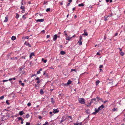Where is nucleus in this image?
Segmentation results:
<instances>
[{
    "label": "nucleus",
    "instance_id": "22",
    "mask_svg": "<svg viewBox=\"0 0 125 125\" xmlns=\"http://www.w3.org/2000/svg\"><path fill=\"white\" fill-rule=\"evenodd\" d=\"M51 102L53 104H54L55 102L54 100L52 98H51Z\"/></svg>",
    "mask_w": 125,
    "mask_h": 125
},
{
    "label": "nucleus",
    "instance_id": "39",
    "mask_svg": "<svg viewBox=\"0 0 125 125\" xmlns=\"http://www.w3.org/2000/svg\"><path fill=\"white\" fill-rule=\"evenodd\" d=\"M6 102L7 104L8 105L10 104V103L8 102V100H7Z\"/></svg>",
    "mask_w": 125,
    "mask_h": 125
},
{
    "label": "nucleus",
    "instance_id": "27",
    "mask_svg": "<svg viewBox=\"0 0 125 125\" xmlns=\"http://www.w3.org/2000/svg\"><path fill=\"white\" fill-rule=\"evenodd\" d=\"M17 118H18L19 120H21L22 121L23 120V119L21 118V117H18Z\"/></svg>",
    "mask_w": 125,
    "mask_h": 125
},
{
    "label": "nucleus",
    "instance_id": "63",
    "mask_svg": "<svg viewBox=\"0 0 125 125\" xmlns=\"http://www.w3.org/2000/svg\"><path fill=\"white\" fill-rule=\"evenodd\" d=\"M118 34V33H116L115 34V36H117Z\"/></svg>",
    "mask_w": 125,
    "mask_h": 125
},
{
    "label": "nucleus",
    "instance_id": "31",
    "mask_svg": "<svg viewBox=\"0 0 125 125\" xmlns=\"http://www.w3.org/2000/svg\"><path fill=\"white\" fill-rule=\"evenodd\" d=\"M30 115L28 114H27L26 115V117L27 118H28L29 117V116Z\"/></svg>",
    "mask_w": 125,
    "mask_h": 125
},
{
    "label": "nucleus",
    "instance_id": "61",
    "mask_svg": "<svg viewBox=\"0 0 125 125\" xmlns=\"http://www.w3.org/2000/svg\"><path fill=\"white\" fill-rule=\"evenodd\" d=\"M72 1V0H69V3H70Z\"/></svg>",
    "mask_w": 125,
    "mask_h": 125
},
{
    "label": "nucleus",
    "instance_id": "40",
    "mask_svg": "<svg viewBox=\"0 0 125 125\" xmlns=\"http://www.w3.org/2000/svg\"><path fill=\"white\" fill-rule=\"evenodd\" d=\"M113 15V14L112 13L110 14L109 15H108V17H111Z\"/></svg>",
    "mask_w": 125,
    "mask_h": 125
},
{
    "label": "nucleus",
    "instance_id": "51",
    "mask_svg": "<svg viewBox=\"0 0 125 125\" xmlns=\"http://www.w3.org/2000/svg\"><path fill=\"white\" fill-rule=\"evenodd\" d=\"M40 81L39 80H38V81L37 82V83H38L39 84L40 83Z\"/></svg>",
    "mask_w": 125,
    "mask_h": 125
},
{
    "label": "nucleus",
    "instance_id": "16",
    "mask_svg": "<svg viewBox=\"0 0 125 125\" xmlns=\"http://www.w3.org/2000/svg\"><path fill=\"white\" fill-rule=\"evenodd\" d=\"M40 94H43L44 92L43 91V90L42 89H41L40 91Z\"/></svg>",
    "mask_w": 125,
    "mask_h": 125
},
{
    "label": "nucleus",
    "instance_id": "10",
    "mask_svg": "<svg viewBox=\"0 0 125 125\" xmlns=\"http://www.w3.org/2000/svg\"><path fill=\"white\" fill-rule=\"evenodd\" d=\"M72 82V81L71 80H69L68 81L67 83H66L65 84L66 85H68L69 84L71 83Z\"/></svg>",
    "mask_w": 125,
    "mask_h": 125
},
{
    "label": "nucleus",
    "instance_id": "12",
    "mask_svg": "<svg viewBox=\"0 0 125 125\" xmlns=\"http://www.w3.org/2000/svg\"><path fill=\"white\" fill-rule=\"evenodd\" d=\"M8 17L7 16H6L5 17V19L4 21V22H7L8 21Z\"/></svg>",
    "mask_w": 125,
    "mask_h": 125
},
{
    "label": "nucleus",
    "instance_id": "53",
    "mask_svg": "<svg viewBox=\"0 0 125 125\" xmlns=\"http://www.w3.org/2000/svg\"><path fill=\"white\" fill-rule=\"evenodd\" d=\"M29 37L28 36H26L25 37V39H28Z\"/></svg>",
    "mask_w": 125,
    "mask_h": 125
},
{
    "label": "nucleus",
    "instance_id": "28",
    "mask_svg": "<svg viewBox=\"0 0 125 125\" xmlns=\"http://www.w3.org/2000/svg\"><path fill=\"white\" fill-rule=\"evenodd\" d=\"M100 82L99 80H97L96 82V85H97L99 83H100Z\"/></svg>",
    "mask_w": 125,
    "mask_h": 125
},
{
    "label": "nucleus",
    "instance_id": "26",
    "mask_svg": "<svg viewBox=\"0 0 125 125\" xmlns=\"http://www.w3.org/2000/svg\"><path fill=\"white\" fill-rule=\"evenodd\" d=\"M84 5L83 4V3H81V4H79L78 5V6H83Z\"/></svg>",
    "mask_w": 125,
    "mask_h": 125
},
{
    "label": "nucleus",
    "instance_id": "13",
    "mask_svg": "<svg viewBox=\"0 0 125 125\" xmlns=\"http://www.w3.org/2000/svg\"><path fill=\"white\" fill-rule=\"evenodd\" d=\"M34 53L33 52L31 53L30 55V59L31 58V57L32 56H34Z\"/></svg>",
    "mask_w": 125,
    "mask_h": 125
},
{
    "label": "nucleus",
    "instance_id": "34",
    "mask_svg": "<svg viewBox=\"0 0 125 125\" xmlns=\"http://www.w3.org/2000/svg\"><path fill=\"white\" fill-rule=\"evenodd\" d=\"M31 105V104L30 102H29V103H28L27 104V105L29 106H30Z\"/></svg>",
    "mask_w": 125,
    "mask_h": 125
},
{
    "label": "nucleus",
    "instance_id": "64",
    "mask_svg": "<svg viewBox=\"0 0 125 125\" xmlns=\"http://www.w3.org/2000/svg\"><path fill=\"white\" fill-rule=\"evenodd\" d=\"M97 55H100V54L99 52H97L96 54Z\"/></svg>",
    "mask_w": 125,
    "mask_h": 125
},
{
    "label": "nucleus",
    "instance_id": "18",
    "mask_svg": "<svg viewBox=\"0 0 125 125\" xmlns=\"http://www.w3.org/2000/svg\"><path fill=\"white\" fill-rule=\"evenodd\" d=\"M24 112L23 111H21L19 113V115H22L23 114Z\"/></svg>",
    "mask_w": 125,
    "mask_h": 125
},
{
    "label": "nucleus",
    "instance_id": "1",
    "mask_svg": "<svg viewBox=\"0 0 125 125\" xmlns=\"http://www.w3.org/2000/svg\"><path fill=\"white\" fill-rule=\"evenodd\" d=\"M78 101L79 102L82 104H84L85 103V100L83 98H81L79 99Z\"/></svg>",
    "mask_w": 125,
    "mask_h": 125
},
{
    "label": "nucleus",
    "instance_id": "8",
    "mask_svg": "<svg viewBox=\"0 0 125 125\" xmlns=\"http://www.w3.org/2000/svg\"><path fill=\"white\" fill-rule=\"evenodd\" d=\"M96 99L95 98L92 99L91 100L90 102V104H91L92 103H93V102L94 101H96Z\"/></svg>",
    "mask_w": 125,
    "mask_h": 125
},
{
    "label": "nucleus",
    "instance_id": "60",
    "mask_svg": "<svg viewBox=\"0 0 125 125\" xmlns=\"http://www.w3.org/2000/svg\"><path fill=\"white\" fill-rule=\"evenodd\" d=\"M70 3H68L67 4V6H69V5H70Z\"/></svg>",
    "mask_w": 125,
    "mask_h": 125
},
{
    "label": "nucleus",
    "instance_id": "3",
    "mask_svg": "<svg viewBox=\"0 0 125 125\" xmlns=\"http://www.w3.org/2000/svg\"><path fill=\"white\" fill-rule=\"evenodd\" d=\"M99 110L98 109V108H95L94 109L95 112H93L92 114L94 115H96V113L99 112Z\"/></svg>",
    "mask_w": 125,
    "mask_h": 125
},
{
    "label": "nucleus",
    "instance_id": "9",
    "mask_svg": "<svg viewBox=\"0 0 125 125\" xmlns=\"http://www.w3.org/2000/svg\"><path fill=\"white\" fill-rule=\"evenodd\" d=\"M57 38V36L56 34L53 37V40L54 41H55Z\"/></svg>",
    "mask_w": 125,
    "mask_h": 125
},
{
    "label": "nucleus",
    "instance_id": "56",
    "mask_svg": "<svg viewBox=\"0 0 125 125\" xmlns=\"http://www.w3.org/2000/svg\"><path fill=\"white\" fill-rule=\"evenodd\" d=\"M63 1H62V2H61L60 3V4L61 5H62L63 4Z\"/></svg>",
    "mask_w": 125,
    "mask_h": 125
},
{
    "label": "nucleus",
    "instance_id": "59",
    "mask_svg": "<svg viewBox=\"0 0 125 125\" xmlns=\"http://www.w3.org/2000/svg\"><path fill=\"white\" fill-rule=\"evenodd\" d=\"M119 50L121 52V51H122V49L121 48H119Z\"/></svg>",
    "mask_w": 125,
    "mask_h": 125
},
{
    "label": "nucleus",
    "instance_id": "57",
    "mask_svg": "<svg viewBox=\"0 0 125 125\" xmlns=\"http://www.w3.org/2000/svg\"><path fill=\"white\" fill-rule=\"evenodd\" d=\"M23 5V0H22L21 2V5Z\"/></svg>",
    "mask_w": 125,
    "mask_h": 125
},
{
    "label": "nucleus",
    "instance_id": "42",
    "mask_svg": "<svg viewBox=\"0 0 125 125\" xmlns=\"http://www.w3.org/2000/svg\"><path fill=\"white\" fill-rule=\"evenodd\" d=\"M79 38H80L79 40L81 41V40H82V36H80Z\"/></svg>",
    "mask_w": 125,
    "mask_h": 125
},
{
    "label": "nucleus",
    "instance_id": "46",
    "mask_svg": "<svg viewBox=\"0 0 125 125\" xmlns=\"http://www.w3.org/2000/svg\"><path fill=\"white\" fill-rule=\"evenodd\" d=\"M35 80H37L38 81L39 80V78L38 77H37L35 79Z\"/></svg>",
    "mask_w": 125,
    "mask_h": 125
},
{
    "label": "nucleus",
    "instance_id": "41",
    "mask_svg": "<svg viewBox=\"0 0 125 125\" xmlns=\"http://www.w3.org/2000/svg\"><path fill=\"white\" fill-rule=\"evenodd\" d=\"M30 125V123L28 122H27L26 123V124L25 125Z\"/></svg>",
    "mask_w": 125,
    "mask_h": 125
},
{
    "label": "nucleus",
    "instance_id": "47",
    "mask_svg": "<svg viewBox=\"0 0 125 125\" xmlns=\"http://www.w3.org/2000/svg\"><path fill=\"white\" fill-rule=\"evenodd\" d=\"M38 118L39 119H41L42 118V117H41V116H39Z\"/></svg>",
    "mask_w": 125,
    "mask_h": 125
},
{
    "label": "nucleus",
    "instance_id": "11",
    "mask_svg": "<svg viewBox=\"0 0 125 125\" xmlns=\"http://www.w3.org/2000/svg\"><path fill=\"white\" fill-rule=\"evenodd\" d=\"M24 44L26 45H28L30 47H31V46L28 43H27L26 42H25Z\"/></svg>",
    "mask_w": 125,
    "mask_h": 125
},
{
    "label": "nucleus",
    "instance_id": "20",
    "mask_svg": "<svg viewBox=\"0 0 125 125\" xmlns=\"http://www.w3.org/2000/svg\"><path fill=\"white\" fill-rule=\"evenodd\" d=\"M65 53V52L64 51H61L60 52V54L62 55L64 54Z\"/></svg>",
    "mask_w": 125,
    "mask_h": 125
},
{
    "label": "nucleus",
    "instance_id": "37",
    "mask_svg": "<svg viewBox=\"0 0 125 125\" xmlns=\"http://www.w3.org/2000/svg\"><path fill=\"white\" fill-rule=\"evenodd\" d=\"M50 8H47V9H46V11L47 12H48V11H50Z\"/></svg>",
    "mask_w": 125,
    "mask_h": 125
},
{
    "label": "nucleus",
    "instance_id": "29",
    "mask_svg": "<svg viewBox=\"0 0 125 125\" xmlns=\"http://www.w3.org/2000/svg\"><path fill=\"white\" fill-rule=\"evenodd\" d=\"M96 99H97V101H98L99 100H101V99H100L99 97H98V96H97L96 98Z\"/></svg>",
    "mask_w": 125,
    "mask_h": 125
},
{
    "label": "nucleus",
    "instance_id": "30",
    "mask_svg": "<svg viewBox=\"0 0 125 125\" xmlns=\"http://www.w3.org/2000/svg\"><path fill=\"white\" fill-rule=\"evenodd\" d=\"M118 109L117 108H114L113 109L112 111H117V110Z\"/></svg>",
    "mask_w": 125,
    "mask_h": 125
},
{
    "label": "nucleus",
    "instance_id": "54",
    "mask_svg": "<svg viewBox=\"0 0 125 125\" xmlns=\"http://www.w3.org/2000/svg\"><path fill=\"white\" fill-rule=\"evenodd\" d=\"M25 11V9L24 10H22V13H24Z\"/></svg>",
    "mask_w": 125,
    "mask_h": 125
},
{
    "label": "nucleus",
    "instance_id": "23",
    "mask_svg": "<svg viewBox=\"0 0 125 125\" xmlns=\"http://www.w3.org/2000/svg\"><path fill=\"white\" fill-rule=\"evenodd\" d=\"M42 61L44 63H46L47 62V60H45L43 58H42Z\"/></svg>",
    "mask_w": 125,
    "mask_h": 125
},
{
    "label": "nucleus",
    "instance_id": "43",
    "mask_svg": "<svg viewBox=\"0 0 125 125\" xmlns=\"http://www.w3.org/2000/svg\"><path fill=\"white\" fill-rule=\"evenodd\" d=\"M73 71H76L75 69H72L71 70V72H73Z\"/></svg>",
    "mask_w": 125,
    "mask_h": 125
},
{
    "label": "nucleus",
    "instance_id": "14",
    "mask_svg": "<svg viewBox=\"0 0 125 125\" xmlns=\"http://www.w3.org/2000/svg\"><path fill=\"white\" fill-rule=\"evenodd\" d=\"M16 37L15 36H12L11 38V40L13 41H14L16 39Z\"/></svg>",
    "mask_w": 125,
    "mask_h": 125
},
{
    "label": "nucleus",
    "instance_id": "6",
    "mask_svg": "<svg viewBox=\"0 0 125 125\" xmlns=\"http://www.w3.org/2000/svg\"><path fill=\"white\" fill-rule=\"evenodd\" d=\"M84 33L82 35H85V36H87L88 35L87 32L86 31L85 29H84Z\"/></svg>",
    "mask_w": 125,
    "mask_h": 125
},
{
    "label": "nucleus",
    "instance_id": "44",
    "mask_svg": "<svg viewBox=\"0 0 125 125\" xmlns=\"http://www.w3.org/2000/svg\"><path fill=\"white\" fill-rule=\"evenodd\" d=\"M8 80H4L3 81V82H7V81Z\"/></svg>",
    "mask_w": 125,
    "mask_h": 125
},
{
    "label": "nucleus",
    "instance_id": "2",
    "mask_svg": "<svg viewBox=\"0 0 125 125\" xmlns=\"http://www.w3.org/2000/svg\"><path fill=\"white\" fill-rule=\"evenodd\" d=\"M66 119V117L65 116H63L62 118V120L61 121L60 124H63L62 123V122L64 121H65Z\"/></svg>",
    "mask_w": 125,
    "mask_h": 125
},
{
    "label": "nucleus",
    "instance_id": "15",
    "mask_svg": "<svg viewBox=\"0 0 125 125\" xmlns=\"http://www.w3.org/2000/svg\"><path fill=\"white\" fill-rule=\"evenodd\" d=\"M42 68H40L39 70L38 71L37 73V74H38L39 73H40V71H41L42 70Z\"/></svg>",
    "mask_w": 125,
    "mask_h": 125
},
{
    "label": "nucleus",
    "instance_id": "7",
    "mask_svg": "<svg viewBox=\"0 0 125 125\" xmlns=\"http://www.w3.org/2000/svg\"><path fill=\"white\" fill-rule=\"evenodd\" d=\"M104 106L103 105H101V106H100L98 108V109L99 110H101L102 109L104 108Z\"/></svg>",
    "mask_w": 125,
    "mask_h": 125
},
{
    "label": "nucleus",
    "instance_id": "33",
    "mask_svg": "<svg viewBox=\"0 0 125 125\" xmlns=\"http://www.w3.org/2000/svg\"><path fill=\"white\" fill-rule=\"evenodd\" d=\"M76 125H82L81 123H76Z\"/></svg>",
    "mask_w": 125,
    "mask_h": 125
},
{
    "label": "nucleus",
    "instance_id": "21",
    "mask_svg": "<svg viewBox=\"0 0 125 125\" xmlns=\"http://www.w3.org/2000/svg\"><path fill=\"white\" fill-rule=\"evenodd\" d=\"M78 42L79 43V44L80 45H81L82 44V42L81 40H79L78 41Z\"/></svg>",
    "mask_w": 125,
    "mask_h": 125
},
{
    "label": "nucleus",
    "instance_id": "24",
    "mask_svg": "<svg viewBox=\"0 0 125 125\" xmlns=\"http://www.w3.org/2000/svg\"><path fill=\"white\" fill-rule=\"evenodd\" d=\"M43 75H45L47 77L48 76V74L47 73H46L45 71H44L43 72Z\"/></svg>",
    "mask_w": 125,
    "mask_h": 125
},
{
    "label": "nucleus",
    "instance_id": "5",
    "mask_svg": "<svg viewBox=\"0 0 125 125\" xmlns=\"http://www.w3.org/2000/svg\"><path fill=\"white\" fill-rule=\"evenodd\" d=\"M59 112V110L57 109H54L53 113L54 114H55L56 113H58Z\"/></svg>",
    "mask_w": 125,
    "mask_h": 125
},
{
    "label": "nucleus",
    "instance_id": "25",
    "mask_svg": "<svg viewBox=\"0 0 125 125\" xmlns=\"http://www.w3.org/2000/svg\"><path fill=\"white\" fill-rule=\"evenodd\" d=\"M11 59H13V60H17V57H13V58H11Z\"/></svg>",
    "mask_w": 125,
    "mask_h": 125
},
{
    "label": "nucleus",
    "instance_id": "62",
    "mask_svg": "<svg viewBox=\"0 0 125 125\" xmlns=\"http://www.w3.org/2000/svg\"><path fill=\"white\" fill-rule=\"evenodd\" d=\"M91 104H88V105H87L86 106H87V107H89V106H90V105H91Z\"/></svg>",
    "mask_w": 125,
    "mask_h": 125
},
{
    "label": "nucleus",
    "instance_id": "45",
    "mask_svg": "<svg viewBox=\"0 0 125 125\" xmlns=\"http://www.w3.org/2000/svg\"><path fill=\"white\" fill-rule=\"evenodd\" d=\"M23 69V66H22L20 68V70L21 71Z\"/></svg>",
    "mask_w": 125,
    "mask_h": 125
},
{
    "label": "nucleus",
    "instance_id": "32",
    "mask_svg": "<svg viewBox=\"0 0 125 125\" xmlns=\"http://www.w3.org/2000/svg\"><path fill=\"white\" fill-rule=\"evenodd\" d=\"M108 17V16L107 17H105V16H104V18L105 19H104V20L105 21L107 20V18Z\"/></svg>",
    "mask_w": 125,
    "mask_h": 125
},
{
    "label": "nucleus",
    "instance_id": "4",
    "mask_svg": "<svg viewBox=\"0 0 125 125\" xmlns=\"http://www.w3.org/2000/svg\"><path fill=\"white\" fill-rule=\"evenodd\" d=\"M44 21V19H38L36 20V21L37 22H43Z\"/></svg>",
    "mask_w": 125,
    "mask_h": 125
},
{
    "label": "nucleus",
    "instance_id": "52",
    "mask_svg": "<svg viewBox=\"0 0 125 125\" xmlns=\"http://www.w3.org/2000/svg\"><path fill=\"white\" fill-rule=\"evenodd\" d=\"M21 85L22 86H24V84L23 83H21Z\"/></svg>",
    "mask_w": 125,
    "mask_h": 125
},
{
    "label": "nucleus",
    "instance_id": "19",
    "mask_svg": "<svg viewBox=\"0 0 125 125\" xmlns=\"http://www.w3.org/2000/svg\"><path fill=\"white\" fill-rule=\"evenodd\" d=\"M120 55H121L122 56H123L125 54L124 53L122 52H120Z\"/></svg>",
    "mask_w": 125,
    "mask_h": 125
},
{
    "label": "nucleus",
    "instance_id": "35",
    "mask_svg": "<svg viewBox=\"0 0 125 125\" xmlns=\"http://www.w3.org/2000/svg\"><path fill=\"white\" fill-rule=\"evenodd\" d=\"M20 8L22 10H24V9H25V8L24 6H21Z\"/></svg>",
    "mask_w": 125,
    "mask_h": 125
},
{
    "label": "nucleus",
    "instance_id": "17",
    "mask_svg": "<svg viewBox=\"0 0 125 125\" xmlns=\"http://www.w3.org/2000/svg\"><path fill=\"white\" fill-rule=\"evenodd\" d=\"M71 38H70V37H69V36H67L66 37V40H68L69 41L70 40V39H71Z\"/></svg>",
    "mask_w": 125,
    "mask_h": 125
},
{
    "label": "nucleus",
    "instance_id": "48",
    "mask_svg": "<svg viewBox=\"0 0 125 125\" xmlns=\"http://www.w3.org/2000/svg\"><path fill=\"white\" fill-rule=\"evenodd\" d=\"M34 76H36V75L35 74H32V75H31V77H33Z\"/></svg>",
    "mask_w": 125,
    "mask_h": 125
},
{
    "label": "nucleus",
    "instance_id": "49",
    "mask_svg": "<svg viewBox=\"0 0 125 125\" xmlns=\"http://www.w3.org/2000/svg\"><path fill=\"white\" fill-rule=\"evenodd\" d=\"M22 18L23 19L24 18V19H25V18H26V17H25V15H23L22 16Z\"/></svg>",
    "mask_w": 125,
    "mask_h": 125
},
{
    "label": "nucleus",
    "instance_id": "38",
    "mask_svg": "<svg viewBox=\"0 0 125 125\" xmlns=\"http://www.w3.org/2000/svg\"><path fill=\"white\" fill-rule=\"evenodd\" d=\"M4 98V96H2L0 97V99L1 100H2Z\"/></svg>",
    "mask_w": 125,
    "mask_h": 125
},
{
    "label": "nucleus",
    "instance_id": "58",
    "mask_svg": "<svg viewBox=\"0 0 125 125\" xmlns=\"http://www.w3.org/2000/svg\"><path fill=\"white\" fill-rule=\"evenodd\" d=\"M19 83H22V81H21V80H20V81H19Z\"/></svg>",
    "mask_w": 125,
    "mask_h": 125
},
{
    "label": "nucleus",
    "instance_id": "55",
    "mask_svg": "<svg viewBox=\"0 0 125 125\" xmlns=\"http://www.w3.org/2000/svg\"><path fill=\"white\" fill-rule=\"evenodd\" d=\"M50 37V35H48L47 36L46 38H49Z\"/></svg>",
    "mask_w": 125,
    "mask_h": 125
},
{
    "label": "nucleus",
    "instance_id": "50",
    "mask_svg": "<svg viewBox=\"0 0 125 125\" xmlns=\"http://www.w3.org/2000/svg\"><path fill=\"white\" fill-rule=\"evenodd\" d=\"M103 67V65H100L99 66V68H102Z\"/></svg>",
    "mask_w": 125,
    "mask_h": 125
},
{
    "label": "nucleus",
    "instance_id": "36",
    "mask_svg": "<svg viewBox=\"0 0 125 125\" xmlns=\"http://www.w3.org/2000/svg\"><path fill=\"white\" fill-rule=\"evenodd\" d=\"M19 16L18 14H17L16 15L15 17L16 18H18L19 17Z\"/></svg>",
    "mask_w": 125,
    "mask_h": 125
}]
</instances>
